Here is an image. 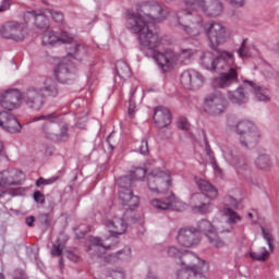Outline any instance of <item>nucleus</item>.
<instances>
[{"label":"nucleus","mask_w":279,"mask_h":279,"mask_svg":"<svg viewBox=\"0 0 279 279\" xmlns=\"http://www.w3.org/2000/svg\"><path fill=\"white\" fill-rule=\"evenodd\" d=\"M202 64L207 71H226L214 80L216 88H230L232 84H239V66L234 64V53L222 50L218 57L205 52L202 57Z\"/></svg>","instance_id":"obj_1"},{"label":"nucleus","mask_w":279,"mask_h":279,"mask_svg":"<svg viewBox=\"0 0 279 279\" xmlns=\"http://www.w3.org/2000/svg\"><path fill=\"white\" fill-rule=\"evenodd\" d=\"M126 16V27L133 34H137L138 38L141 37V32L134 29V27H140V29H148L153 32L155 23H160L169 16V11L162 8V4L158 1H147L140 5L137 13L132 10L125 12Z\"/></svg>","instance_id":"obj_2"},{"label":"nucleus","mask_w":279,"mask_h":279,"mask_svg":"<svg viewBox=\"0 0 279 279\" xmlns=\"http://www.w3.org/2000/svg\"><path fill=\"white\" fill-rule=\"evenodd\" d=\"M177 23L184 34L191 38H199L203 32L209 43L210 49H217L220 45L228 43V28L216 21H210L204 24L203 20L191 22L190 24L182 23V16L177 14Z\"/></svg>","instance_id":"obj_3"},{"label":"nucleus","mask_w":279,"mask_h":279,"mask_svg":"<svg viewBox=\"0 0 279 279\" xmlns=\"http://www.w3.org/2000/svg\"><path fill=\"white\" fill-rule=\"evenodd\" d=\"M134 29L135 32H140V45H142L144 49L150 51L151 58L161 71L167 73V71H171V69H175V66H178V52L171 48H166L162 51L156 50L160 45H162V39H160L156 33L138 26H135Z\"/></svg>","instance_id":"obj_4"},{"label":"nucleus","mask_w":279,"mask_h":279,"mask_svg":"<svg viewBox=\"0 0 279 279\" xmlns=\"http://www.w3.org/2000/svg\"><path fill=\"white\" fill-rule=\"evenodd\" d=\"M184 9L173 13V17L178 16H191L193 12L201 10L202 13L208 19H217L223 14V2L221 0H182Z\"/></svg>","instance_id":"obj_5"},{"label":"nucleus","mask_w":279,"mask_h":279,"mask_svg":"<svg viewBox=\"0 0 279 279\" xmlns=\"http://www.w3.org/2000/svg\"><path fill=\"white\" fill-rule=\"evenodd\" d=\"M34 121H47L43 125V134L48 141H53L54 143L69 141V123L60 122V119L53 117V114L35 117Z\"/></svg>","instance_id":"obj_6"},{"label":"nucleus","mask_w":279,"mask_h":279,"mask_svg":"<svg viewBox=\"0 0 279 279\" xmlns=\"http://www.w3.org/2000/svg\"><path fill=\"white\" fill-rule=\"evenodd\" d=\"M234 131L240 135V143L245 149H254L260 141V131L252 121L242 120L238 122Z\"/></svg>","instance_id":"obj_7"},{"label":"nucleus","mask_w":279,"mask_h":279,"mask_svg":"<svg viewBox=\"0 0 279 279\" xmlns=\"http://www.w3.org/2000/svg\"><path fill=\"white\" fill-rule=\"evenodd\" d=\"M117 184L122 189L119 192V198L123 208L125 210H134V208H138L141 205V198L138 195H134V192L130 190L134 186V179H132V174L119 178L117 180Z\"/></svg>","instance_id":"obj_8"},{"label":"nucleus","mask_w":279,"mask_h":279,"mask_svg":"<svg viewBox=\"0 0 279 279\" xmlns=\"http://www.w3.org/2000/svg\"><path fill=\"white\" fill-rule=\"evenodd\" d=\"M147 186L153 193H165L171 187V175L160 168H155L147 175Z\"/></svg>","instance_id":"obj_9"},{"label":"nucleus","mask_w":279,"mask_h":279,"mask_svg":"<svg viewBox=\"0 0 279 279\" xmlns=\"http://www.w3.org/2000/svg\"><path fill=\"white\" fill-rule=\"evenodd\" d=\"M22 101L28 110L40 112L45 106V94L41 87L31 86L22 94Z\"/></svg>","instance_id":"obj_10"},{"label":"nucleus","mask_w":279,"mask_h":279,"mask_svg":"<svg viewBox=\"0 0 279 279\" xmlns=\"http://www.w3.org/2000/svg\"><path fill=\"white\" fill-rule=\"evenodd\" d=\"M0 36L7 40L23 43L25 40V24L16 21L5 22L0 26Z\"/></svg>","instance_id":"obj_11"},{"label":"nucleus","mask_w":279,"mask_h":279,"mask_svg":"<svg viewBox=\"0 0 279 279\" xmlns=\"http://www.w3.org/2000/svg\"><path fill=\"white\" fill-rule=\"evenodd\" d=\"M204 111L211 117H219L226 112V96L215 92L205 97Z\"/></svg>","instance_id":"obj_12"},{"label":"nucleus","mask_w":279,"mask_h":279,"mask_svg":"<svg viewBox=\"0 0 279 279\" xmlns=\"http://www.w3.org/2000/svg\"><path fill=\"white\" fill-rule=\"evenodd\" d=\"M204 75L195 70H187L181 74L180 83L187 90H199L204 86Z\"/></svg>","instance_id":"obj_13"},{"label":"nucleus","mask_w":279,"mask_h":279,"mask_svg":"<svg viewBox=\"0 0 279 279\" xmlns=\"http://www.w3.org/2000/svg\"><path fill=\"white\" fill-rule=\"evenodd\" d=\"M41 43L44 47H56V45H71L73 43V35L68 32H61L58 36L53 31H45Z\"/></svg>","instance_id":"obj_14"},{"label":"nucleus","mask_w":279,"mask_h":279,"mask_svg":"<svg viewBox=\"0 0 279 279\" xmlns=\"http://www.w3.org/2000/svg\"><path fill=\"white\" fill-rule=\"evenodd\" d=\"M196 232H202L204 235H206L209 243L214 245V247H225L226 245V242H223L217 234V229H215L213 223L206 219L198 222Z\"/></svg>","instance_id":"obj_15"},{"label":"nucleus","mask_w":279,"mask_h":279,"mask_svg":"<svg viewBox=\"0 0 279 279\" xmlns=\"http://www.w3.org/2000/svg\"><path fill=\"white\" fill-rule=\"evenodd\" d=\"M22 99V94L19 89H9L0 95V106L4 110H16L19 101Z\"/></svg>","instance_id":"obj_16"},{"label":"nucleus","mask_w":279,"mask_h":279,"mask_svg":"<svg viewBox=\"0 0 279 279\" xmlns=\"http://www.w3.org/2000/svg\"><path fill=\"white\" fill-rule=\"evenodd\" d=\"M73 62L64 59L54 69V76L61 84H68L73 80Z\"/></svg>","instance_id":"obj_17"},{"label":"nucleus","mask_w":279,"mask_h":279,"mask_svg":"<svg viewBox=\"0 0 279 279\" xmlns=\"http://www.w3.org/2000/svg\"><path fill=\"white\" fill-rule=\"evenodd\" d=\"M46 12H47V9H45L43 13H38L35 10L25 12L24 13L25 24L27 25V23H29V21H32L33 19L35 26L38 29H49L50 27L49 19L47 17L49 16V13H46Z\"/></svg>","instance_id":"obj_18"},{"label":"nucleus","mask_w":279,"mask_h":279,"mask_svg":"<svg viewBox=\"0 0 279 279\" xmlns=\"http://www.w3.org/2000/svg\"><path fill=\"white\" fill-rule=\"evenodd\" d=\"M177 241L183 247H194L199 244V233L193 229H181Z\"/></svg>","instance_id":"obj_19"},{"label":"nucleus","mask_w":279,"mask_h":279,"mask_svg":"<svg viewBox=\"0 0 279 279\" xmlns=\"http://www.w3.org/2000/svg\"><path fill=\"white\" fill-rule=\"evenodd\" d=\"M227 97L231 104L235 106H243L250 101V85L244 84L239 86L235 90H229Z\"/></svg>","instance_id":"obj_20"},{"label":"nucleus","mask_w":279,"mask_h":279,"mask_svg":"<svg viewBox=\"0 0 279 279\" xmlns=\"http://www.w3.org/2000/svg\"><path fill=\"white\" fill-rule=\"evenodd\" d=\"M23 172L19 169H9L0 172V189L5 186H21V180L19 177Z\"/></svg>","instance_id":"obj_21"},{"label":"nucleus","mask_w":279,"mask_h":279,"mask_svg":"<svg viewBox=\"0 0 279 279\" xmlns=\"http://www.w3.org/2000/svg\"><path fill=\"white\" fill-rule=\"evenodd\" d=\"M171 111H169L167 108L159 106L156 107L154 110L153 120L159 130H163V128H168V125H171Z\"/></svg>","instance_id":"obj_22"},{"label":"nucleus","mask_w":279,"mask_h":279,"mask_svg":"<svg viewBox=\"0 0 279 279\" xmlns=\"http://www.w3.org/2000/svg\"><path fill=\"white\" fill-rule=\"evenodd\" d=\"M191 202L193 204V213H198L199 215H208L210 213L211 204L206 203L209 198H206L205 194H192Z\"/></svg>","instance_id":"obj_23"},{"label":"nucleus","mask_w":279,"mask_h":279,"mask_svg":"<svg viewBox=\"0 0 279 279\" xmlns=\"http://www.w3.org/2000/svg\"><path fill=\"white\" fill-rule=\"evenodd\" d=\"M104 226L108 228L111 234H116L117 236L125 234L128 230L125 218L113 217L112 219H107L104 221Z\"/></svg>","instance_id":"obj_24"},{"label":"nucleus","mask_w":279,"mask_h":279,"mask_svg":"<svg viewBox=\"0 0 279 279\" xmlns=\"http://www.w3.org/2000/svg\"><path fill=\"white\" fill-rule=\"evenodd\" d=\"M243 84L248 86L250 93H253L258 101H269V89L263 86L257 85L253 81L243 80Z\"/></svg>","instance_id":"obj_25"},{"label":"nucleus","mask_w":279,"mask_h":279,"mask_svg":"<svg viewBox=\"0 0 279 279\" xmlns=\"http://www.w3.org/2000/svg\"><path fill=\"white\" fill-rule=\"evenodd\" d=\"M195 182L197 189H199V191L202 192L201 194H205L206 198L208 199H216L218 192L217 189H215V186L210 184V182L199 178H195Z\"/></svg>","instance_id":"obj_26"},{"label":"nucleus","mask_w":279,"mask_h":279,"mask_svg":"<svg viewBox=\"0 0 279 279\" xmlns=\"http://www.w3.org/2000/svg\"><path fill=\"white\" fill-rule=\"evenodd\" d=\"M167 254H168V256H170V258H181V267H184L183 269H185L186 266L191 265V264H189V260H191V258H197V256H195L194 254L182 253L175 246L168 247Z\"/></svg>","instance_id":"obj_27"},{"label":"nucleus","mask_w":279,"mask_h":279,"mask_svg":"<svg viewBox=\"0 0 279 279\" xmlns=\"http://www.w3.org/2000/svg\"><path fill=\"white\" fill-rule=\"evenodd\" d=\"M233 165L235 167V171L238 175L241 178V180H252V169H250V166L245 160L239 159L235 160L233 159Z\"/></svg>","instance_id":"obj_28"},{"label":"nucleus","mask_w":279,"mask_h":279,"mask_svg":"<svg viewBox=\"0 0 279 279\" xmlns=\"http://www.w3.org/2000/svg\"><path fill=\"white\" fill-rule=\"evenodd\" d=\"M204 269H206V266L203 262V267L196 265H187L184 269L178 271H184L187 275V279H208L203 275Z\"/></svg>","instance_id":"obj_29"},{"label":"nucleus","mask_w":279,"mask_h":279,"mask_svg":"<svg viewBox=\"0 0 279 279\" xmlns=\"http://www.w3.org/2000/svg\"><path fill=\"white\" fill-rule=\"evenodd\" d=\"M175 202H180V199H178L174 194H171L166 201L154 198L150 204L154 208H157V210H169Z\"/></svg>","instance_id":"obj_30"},{"label":"nucleus","mask_w":279,"mask_h":279,"mask_svg":"<svg viewBox=\"0 0 279 279\" xmlns=\"http://www.w3.org/2000/svg\"><path fill=\"white\" fill-rule=\"evenodd\" d=\"M131 254L132 251L130 248H124L114 254L105 256V262L109 263V265H114L116 263H119V260H128Z\"/></svg>","instance_id":"obj_31"},{"label":"nucleus","mask_w":279,"mask_h":279,"mask_svg":"<svg viewBox=\"0 0 279 279\" xmlns=\"http://www.w3.org/2000/svg\"><path fill=\"white\" fill-rule=\"evenodd\" d=\"M255 166L260 171H269L274 167V162L271 161V157L267 154H260L255 159Z\"/></svg>","instance_id":"obj_32"},{"label":"nucleus","mask_w":279,"mask_h":279,"mask_svg":"<svg viewBox=\"0 0 279 279\" xmlns=\"http://www.w3.org/2000/svg\"><path fill=\"white\" fill-rule=\"evenodd\" d=\"M43 94L47 95V97H58V83L53 81V78H46L44 82Z\"/></svg>","instance_id":"obj_33"},{"label":"nucleus","mask_w":279,"mask_h":279,"mask_svg":"<svg viewBox=\"0 0 279 279\" xmlns=\"http://www.w3.org/2000/svg\"><path fill=\"white\" fill-rule=\"evenodd\" d=\"M116 73L120 77V80H128L132 76V71L130 70V65L125 63V61H117L116 63Z\"/></svg>","instance_id":"obj_34"},{"label":"nucleus","mask_w":279,"mask_h":279,"mask_svg":"<svg viewBox=\"0 0 279 279\" xmlns=\"http://www.w3.org/2000/svg\"><path fill=\"white\" fill-rule=\"evenodd\" d=\"M221 213L223 217H227V223H229V226H236V223H240V221L243 220V218L232 208H227V210H222Z\"/></svg>","instance_id":"obj_35"},{"label":"nucleus","mask_w":279,"mask_h":279,"mask_svg":"<svg viewBox=\"0 0 279 279\" xmlns=\"http://www.w3.org/2000/svg\"><path fill=\"white\" fill-rule=\"evenodd\" d=\"M3 130L9 132V134H20L21 130H23V126L21 125V122H19V120L12 116Z\"/></svg>","instance_id":"obj_36"},{"label":"nucleus","mask_w":279,"mask_h":279,"mask_svg":"<svg viewBox=\"0 0 279 279\" xmlns=\"http://www.w3.org/2000/svg\"><path fill=\"white\" fill-rule=\"evenodd\" d=\"M252 260H257L258 263H265L269 260L270 253L266 247H260L259 252H250Z\"/></svg>","instance_id":"obj_37"},{"label":"nucleus","mask_w":279,"mask_h":279,"mask_svg":"<svg viewBox=\"0 0 279 279\" xmlns=\"http://www.w3.org/2000/svg\"><path fill=\"white\" fill-rule=\"evenodd\" d=\"M194 53L195 50L191 48L182 49L180 53L177 52L178 64H189V61L191 60V58H193Z\"/></svg>","instance_id":"obj_38"},{"label":"nucleus","mask_w":279,"mask_h":279,"mask_svg":"<svg viewBox=\"0 0 279 279\" xmlns=\"http://www.w3.org/2000/svg\"><path fill=\"white\" fill-rule=\"evenodd\" d=\"M205 150L207 156H209L210 165L217 171L218 173H221V168L217 165V159H215V153H213V149H210V144H208V138L205 137Z\"/></svg>","instance_id":"obj_39"},{"label":"nucleus","mask_w":279,"mask_h":279,"mask_svg":"<svg viewBox=\"0 0 279 279\" xmlns=\"http://www.w3.org/2000/svg\"><path fill=\"white\" fill-rule=\"evenodd\" d=\"M134 95H136V88H133L130 93L128 117L134 119L136 114V102H134Z\"/></svg>","instance_id":"obj_40"},{"label":"nucleus","mask_w":279,"mask_h":279,"mask_svg":"<svg viewBox=\"0 0 279 279\" xmlns=\"http://www.w3.org/2000/svg\"><path fill=\"white\" fill-rule=\"evenodd\" d=\"M262 74L266 80H274L276 77V70L267 61H264L262 64Z\"/></svg>","instance_id":"obj_41"},{"label":"nucleus","mask_w":279,"mask_h":279,"mask_svg":"<svg viewBox=\"0 0 279 279\" xmlns=\"http://www.w3.org/2000/svg\"><path fill=\"white\" fill-rule=\"evenodd\" d=\"M227 208H231L232 210H234V208H239V202L236 198L231 195L226 196L222 202V210H227Z\"/></svg>","instance_id":"obj_42"},{"label":"nucleus","mask_w":279,"mask_h":279,"mask_svg":"<svg viewBox=\"0 0 279 279\" xmlns=\"http://www.w3.org/2000/svg\"><path fill=\"white\" fill-rule=\"evenodd\" d=\"M46 14L51 16L59 25L64 23V13L62 11H56L53 9H46Z\"/></svg>","instance_id":"obj_43"},{"label":"nucleus","mask_w":279,"mask_h":279,"mask_svg":"<svg viewBox=\"0 0 279 279\" xmlns=\"http://www.w3.org/2000/svg\"><path fill=\"white\" fill-rule=\"evenodd\" d=\"M262 233H263V239L267 242V245L269 247L270 252H274V236L269 232V230L265 229V227H262Z\"/></svg>","instance_id":"obj_44"},{"label":"nucleus","mask_w":279,"mask_h":279,"mask_svg":"<svg viewBox=\"0 0 279 279\" xmlns=\"http://www.w3.org/2000/svg\"><path fill=\"white\" fill-rule=\"evenodd\" d=\"M11 195L12 197H16V195H23L25 193V189L23 187H12L7 191H0V197H3V195Z\"/></svg>","instance_id":"obj_45"},{"label":"nucleus","mask_w":279,"mask_h":279,"mask_svg":"<svg viewBox=\"0 0 279 279\" xmlns=\"http://www.w3.org/2000/svg\"><path fill=\"white\" fill-rule=\"evenodd\" d=\"M147 175V170L145 168H135L132 173L131 178L134 180H143Z\"/></svg>","instance_id":"obj_46"},{"label":"nucleus","mask_w":279,"mask_h":279,"mask_svg":"<svg viewBox=\"0 0 279 279\" xmlns=\"http://www.w3.org/2000/svg\"><path fill=\"white\" fill-rule=\"evenodd\" d=\"M12 117L14 116L8 111L0 112V128H2V130L7 126Z\"/></svg>","instance_id":"obj_47"},{"label":"nucleus","mask_w":279,"mask_h":279,"mask_svg":"<svg viewBox=\"0 0 279 279\" xmlns=\"http://www.w3.org/2000/svg\"><path fill=\"white\" fill-rule=\"evenodd\" d=\"M240 58H247L250 56V51L247 50V39H243L241 47L238 50Z\"/></svg>","instance_id":"obj_48"},{"label":"nucleus","mask_w":279,"mask_h":279,"mask_svg":"<svg viewBox=\"0 0 279 279\" xmlns=\"http://www.w3.org/2000/svg\"><path fill=\"white\" fill-rule=\"evenodd\" d=\"M137 151H140V154H142L143 156H147V154H149V144L147 143V140H143L138 144Z\"/></svg>","instance_id":"obj_49"},{"label":"nucleus","mask_w":279,"mask_h":279,"mask_svg":"<svg viewBox=\"0 0 279 279\" xmlns=\"http://www.w3.org/2000/svg\"><path fill=\"white\" fill-rule=\"evenodd\" d=\"M89 243H92V245H96L97 247H104V250H110V245H104V243L101 242V239H99L98 236H89L88 239Z\"/></svg>","instance_id":"obj_50"},{"label":"nucleus","mask_w":279,"mask_h":279,"mask_svg":"<svg viewBox=\"0 0 279 279\" xmlns=\"http://www.w3.org/2000/svg\"><path fill=\"white\" fill-rule=\"evenodd\" d=\"M33 197L36 204H45V194H43L40 191H35Z\"/></svg>","instance_id":"obj_51"},{"label":"nucleus","mask_w":279,"mask_h":279,"mask_svg":"<svg viewBox=\"0 0 279 279\" xmlns=\"http://www.w3.org/2000/svg\"><path fill=\"white\" fill-rule=\"evenodd\" d=\"M50 254L52 256H62V245L60 244L53 245L50 251Z\"/></svg>","instance_id":"obj_52"},{"label":"nucleus","mask_w":279,"mask_h":279,"mask_svg":"<svg viewBox=\"0 0 279 279\" xmlns=\"http://www.w3.org/2000/svg\"><path fill=\"white\" fill-rule=\"evenodd\" d=\"M111 278H113V279H125V272L123 270H113L111 272Z\"/></svg>","instance_id":"obj_53"},{"label":"nucleus","mask_w":279,"mask_h":279,"mask_svg":"<svg viewBox=\"0 0 279 279\" xmlns=\"http://www.w3.org/2000/svg\"><path fill=\"white\" fill-rule=\"evenodd\" d=\"M65 254H66V258H69V260H72V263H78L80 256H77L72 251H66Z\"/></svg>","instance_id":"obj_54"},{"label":"nucleus","mask_w":279,"mask_h":279,"mask_svg":"<svg viewBox=\"0 0 279 279\" xmlns=\"http://www.w3.org/2000/svg\"><path fill=\"white\" fill-rule=\"evenodd\" d=\"M178 128L179 130H189V121L186 118H182L178 122Z\"/></svg>","instance_id":"obj_55"},{"label":"nucleus","mask_w":279,"mask_h":279,"mask_svg":"<svg viewBox=\"0 0 279 279\" xmlns=\"http://www.w3.org/2000/svg\"><path fill=\"white\" fill-rule=\"evenodd\" d=\"M27 278V275H25V271L21 270V269H16L13 272V279H25Z\"/></svg>","instance_id":"obj_56"},{"label":"nucleus","mask_w":279,"mask_h":279,"mask_svg":"<svg viewBox=\"0 0 279 279\" xmlns=\"http://www.w3.org/2000/svg\"><path fill=\"white\" fill-rule=\"evenodd\" d=\"M230 5H233L234 8H243L245 5V0H227Z\"/></svg>","instance_id":"obj_57"},{"label":"nucleus","mask_w":279,"mask_h":279,"mask_svg":"<svg viewBox=\"0 0 279 279\" xmlns=\"http://www.w3.org/2000/svg\"><path fill=\"white\" fill-rule=\"evenodd\" d=\"M12 5V0H3L0 4V12H5Z\"/></svg>","instance_id":"obj_58"},{"label":"nucleus","mask_w":279,"mask_h":279,"mask_svg":"<svg viewBox=\"0 0 279 279\" xmlns=\"http://www.w3.org/2000/svg\"><path fill=\"white\" fill-rule=\"evenodd\" d=\"M25 223L28 228H34V223H36V217L29 216L25 218Z\"/></svg>","instance_id":"obj_59"},{"label":"nucleus","mask_w":279,"mask_h":279,"mask_svg":"<svg viewBox=\"0 0 279 279\" xmlns=\"http://www.w3.org/2000/svg\"><path fill=\"white\" fill-rule=\"evenodd\" d=\"M5 157V144L0 138V161Z\"/></svg>","instance_id":"obj_60"},{"label":"nucleus","mask_w":279,"mask_h":279,"mask_svg":"<svg viewBox=\"0 0 279 279\" xmlns=\"http://www.w3.org/2000/svg\"><path fill=\"white\" fill-rule=\"evenodd\" d=\"M58 180H60V177H51L49 179H46V185L56 184Z\"/></svg>","instance_id":"obj_61"},{"label":"nucleus","mask_w":279,"mask_h":279,"mask_svg":"<svg viewBox=\"0 0 279 279\" xmlns=\"http://www.w3.org/2000/svg\"><path fill=\"white\" fill-rule=\"evenodd\" d=\"M43 185H47L46 179L45 178H39L36 183L35 186L40 187Z\"/></svg>","instance_id":"obj_62"},{"label":"nucleus","mask_w":279,"mask_h":279,"mask_svg":"<svg viewBox=\"0 0 279 279\" xmlns=\"http://www.w3.org/2000/svg\"><path fill=\"white\" fill-rule=\"evenodd\" d=\"M41 219L45 226H49V216L47 214L43 215Z\"/></svg>","instance_id":"obj_63"},{"label":"nucleus","mask_w":279,"mask_h":279,"mask_svg":"<svg viewBox=\"0 0 279 279\" xmlns=\"http://www.w3.org/2000/svg\"><path fill=\"white\" fill-rule=\"evenodd\" d=\"M112 134H113V133H111V134L107 137V143L109 144V146L111 147V149H114V146H112V144H111Z\"/></svg>","instance_id":"obj_64"}]
</instances>
